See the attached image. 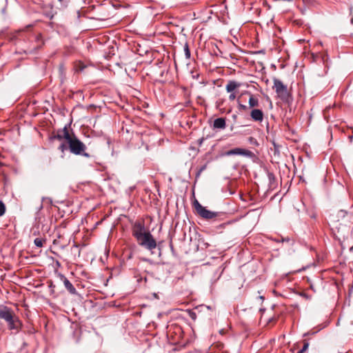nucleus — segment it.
Segmentation results:
<instances>
[{
    "mask_svg": "<svg viewBox=\"0 0 353 353\" xmlns=\"http://www.w3.org/2000/svg\"><path fill=\"white\" fill-rule=\"evenodd\" d=\"M54 139L62 141L65 140L68 145V150L75 155H82L87 158L90 156L85 152L86 145L72 132L70 133L68 126L65 125L62 130H58Z\"/></svg>",
    "mask_w": 353,
    "mask_h": 353,
    "instance_id": "obj_1",
    "label": "nucleus"
},
{
    "mask_svg": "<svg viewBox=\"0 0 353 353\" xmlns=\"http://www.w3.org/2000/svg\"><path fill=\"white\" fill-rule=\"evenodd\" d=\"M0 319L6 321L10 330L18 333L21 330L23 323L10 307L0 305Z\"/></svg>",
    "mask_w": 353,
    "mask_h": 353,
    "instance_id": "obj_2",
    "label": "nucleus"
},
{
    "mask_svg": "<svg viewBox=\"0 0 353 353\" xmlns=\"http://www.w3.org/2000/svg\"><path fill=\"white\" fill-rule=\"evenodd\" d=\"M136 240L140 246L148 250L151 251L157 247L156 240L153 238L152 235L149 231L145 234H143Z\"/></svg>",
    "mask_w": 353,
    "mask_h": 353,
    "instance_id": "obj_3",
    "label": "nucleus"
},
{
    "mask_svg": "<svg viewBox=\"0 0 353 353\" xmlns=\"http://www.w3.org/2000/svg\"><path fill=\"white\" fill-rule=\"evenodd\" d=\"M193 206L196 213L204 219H214L219 214L217 212H213L206 209V208L203 207L197 200L194 201Z\"/></svg>",
    "mask_w": 353,
    "mask_h": 353,
    "instance_id": "obj_4",
    "label": "nucleus"
},
{
    "mask_svg": "<svg viewBox=\"0 0 353 353\" xmlns=\"http://www.w3.org/2000/svg\"><path fill=\"white\" fill-rule=\"evenodd\" d=\"M273 87L272 88L275 90L277 96L283 101H287L290 97V93L288 90V87L281 80L274 78L273 79Z\"/></svg>",
    "mask_w": 353,
    "mask_h": 353,
    "instance_id": "obj_5",
    "label": "nucleus"
},
{
    "mask_svg": "<svg viewBox=\"0 0 353 353\" xmlns=\"http://www.w3.org/2000/svg\"><path fill=\"white\" fill-rule=\"evenodd\" d=\"M241 86V83L236 81H229L225 86V90L230 93L229 100L234 101L236 97V91Z\"/></svg>",
    "mask_w": 353,
    "mask_h": 353,
    "instance_id": "obj_6",
    "label": "nucleus"
},
{
    "mask_svg": "<svg viewBox=\"0 0 353 353\" xmlns=\"http://www.w3.org/2000/svg\"><path fill=\"white\" fill-rule=\"evenodd\" d=\"M225 154L227 156L242 155L247 157H252L254 156V153L252 151L241 148L230 150L225 152Z\"/></svg>",
    "mask_w": 353,
    "mask_h": 353,
    "instance_id": "obj_7",
    "label": "nucleus"
},
{
    "mask_svg": "<svg viewBox=\"0 0 353 353\" xmlns=\"http://www.w3.org/2000/svg\"><path fill=\"white\" fill-rule=\"evenodd\" d=\"M146 231L145 226L143 223L140 222H136L132 227V235L137 239L139 236H141L143 234L148 232Z\"/></svg>",
    "mask_w": 353,
    "mask_h": 353,
    "instance_id": "obj_8",
    "label": "nucleus"
},
{
    "mask_svg": "<svg viewBox=\"0 0 353 353\" xmlns=\"http://www.w3.org/2000/svg\"><path fill=\"white\" fill-rule=\"evenodd\" d=\"M60 279L63 281L65 288L70 294H76L77 293L75 288L64 275L61 274Z\"/></svg>",
    "mask_w": 353,
    "mask_h": 353,
    "instance_id": "obj_9",
    "label": "nucleus"
},
{
    "mask_svg": "<svg viewBox=\"0 0 353 353\" xmlns=\"http://www.w3.org/2000/svg\"><path fill=\"white\" fill-rule=\"evenodd\" d=\"M250 117L254 121L261 122L263 120V112L259 109H253L250 112Z\"/></svg>",
    "mask_w": 353,
    "mask_h": 353,
    "instance_id": "obj_10",
    "label": "nucleus"
},
{
    "mask_svg": "<svg viewBox=\"0 0 353 353\" xmlns=\"http://www.w3.org/2000/svg\"><path fill=\"white\" fill-rule=\"evenodd\" d=\"M226 126L224 118H218L214 121L213 127L217 129H224Z\"/></svg>",
    "mask_w": 353,
    "mask_h": 353,
    "instance_id": "obj_11",
    "label": "nucleus"
},
{
    "mask_svg": "<svg viewBox=\"0 0 353 353\" xmlns=\"http://www.w3.org/2000/svg\"><path fill=\"white\" fill-rule=\"evenodd\" d=\"M248 103H249V108H252L258 107L259 105V101L258 98L256 96H254L252 94H250Z\"/></svg>",
    "mask_w": 353,
    "mask_h": 353,
    "instance_id": "obj_12",
    "label": "nucleus"
},
{
    "mask_svg": "<svg viewBox=\"0 0 353 353\" xmlns=\"http://www.w3.org/2000/svg\"><path fill=\"white\" fill-rule=\"evenodd\" d=\"M46 241L45 239L42 238H36L34 241V245L38 248H41L43 245V243Z\"/></svg>",
    "mask_w": 353,
    "mask_h": 353,
    "instance_id": "obj_13",
    "label": "nucleus"
},
{
    "mask_svg": "<svg viewBox=\"0 0 353 353\" xmlns=\"http://www.w3.org/2000/svg\"><path fill=\"white\" fill-rule=\"evenodd\" d=\"M268 177L270 185L272 187L273 185V183L275 181V176H274V174L269 172L268 174Z\"/></svg>",
    "mask_w": 353,
    "mask_h": 353,
    "instance_id": "obj_14",
    "label": "nucleus"
},
{
    "mask_svg": "<svg viewBox=\"0 0 353 353\" xmlns=\"http://www.w3.org/2000/svg\"><path fill=\"white\" fill-rule=\"evenodd\" d=\"M68 149V145L66 143V141L65 143H62L59 146V150H61L63 153Z\"/></svg>",
    "mask_w": 353,
    "mask_h": 353,
    "instance_id": "obj_15",
    "label": "nucleus"
},
{
    "mask_svg": "<svg viewBox=\"0 0 353 353\" xmlns=\"http://www.w3.org/2000/svg\"><path fill=\"white\" fill-rule=\"evenodd\" d=\"M185 55L187 59L190 58V51L188 45L186 43L184 46Z\"/></svg>",
    "mask_w": 353,
    "mask_h": 353,
    "instance_id": "obj_16",
    "label": "nucleus"
},
{
    "mask_svg": "<svg viewBox=\"0 0 353 353\" xmlns=\"http://www.w3.org/2000/svg\"><path fill=\"white\" fill-rule=\"evenodd\" d=\"M6 212V206L5 204L0 201V216H3Z\"/></svg>",
    "mask_w": 353,
    "mask_h": 353,
    "instance_id": "obj_17",
    "label": "nucleus"
},
{
    "mask_svg": "<svg viewBox=\"0 0 353 353\" xmlns=\"http://www.w3.org/2000/svg\"><path fill=\"white\" fill-rule=\"evenodd\" d=\"M347 212L345 210H340L338 212L337 216L339 218H344L347 215Z\"/></svg>",
    "mask_w": 353,
    "mask_h": 353,
    "instance_id": "obj_18",
    "label": "nucleus"
},
{
    "mask_svg": "<svg viewBox=\"0 0 353 353\" xmlns=\"http://www.w3.org/2000/svg\"><path fill=\"white\" fill-rule=\"evenodd\" d=\"M308 347H309V343L307 342H305L303 347L301 349V353L305 352V351H307V350L308 349Z\"/></svg>",
    "mask_w": 353,
    "mask_h": 353,
    "instance_id": "obj_19",
    "label": "nucleus"
},
{
    "mask_svg": "<svg viewBox=\"0 0 353 353\" xmlns=\"http://www.w3.org/2000/svg\"><path fill=\"white\" fill-rule=\"evenodd\" d=\"M238 108L239 110L245 111L248 110V107L245 105L239 103Z\"/></svg>",
    "mask_w": 353,
    "mask_h": 353,
    "instance_id": "obj_20",
    "label": "nucleus"
},
{
    "mask_svg": "<svg viewBox=\"0 0 353 353\" xmlns=\"http://www.w3.org/2000/svg\"><path fill=\"white\" fill-rule=\"evenodd\" d=\"M281 241H282V242L292 243H293V241H292V240H291V239H290L289 238H286V239H283V238H282V239H281Z\"/></svg>",
    "mask_w": 353,
    "mask_h": 353,
    "instance_id": "obj_21",
    "label": "nucleus"
},
{
    "mask_svg": "<svg viewBox=\"0 0 353 353\" xmlns=\"http://www.w3.org/2000/svg\"><path fill=\"white\" fill-rule=\"evenodd\" d=\"M41 37V35H37V39H39V37Z\"/></svg>",
    "mask_w": 353,
    "mask_h": 353,
    "instance_id": "obj_22",
    "label": "nucleus"
},
{
    "mask_svg": "<svg viewBox=\"0 0 353 353\" xmlns=\"http://www.w3.org/2000/svg\"><path fill=\"white\" fill-rule=\"evenodd\" d=\"M298 353H301V350L298 352ZM301 353H304V352H301Z\"/></svg>",
    "mask_w": 353,
    "mask_h": 353,
    "instance_id": "obj_23",
    "label": "nucleus"
}]
</instances>
